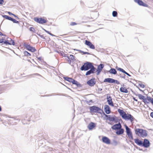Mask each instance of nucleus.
<instances>
[{"mask_svg": "<svg viewBox=\"0 0 153 153\" xmlns=\"http://www.w3.org/2000/svg\"><path fill=\"white\" fill-rule=\"evenodd\" d=\"M134 141L135 143L139 146L146 148H147L150 146V143L148 139H145L144 141H143L137 138L134 139Z\"/></svg>", "mask_w": 153, "mask_h": 153, "instance_id": "f257e3e1", "label": "nucleus"}, {"mask_svg": "<svg viewBox=\"0 0 153 153\" xmlns=\"http://www.w3.org/2000/svg\"><path fill=\"white\" fill-rule=\"evenodd\" d=\"M135 132L136 134L139 137H145L148 135L146 130L142 129L136 128L135 129Z\"/></svg>", "mask_w": 153, "mask_h": 153, "instance_id": "f03ea898", "label": "nucleus"}, {"mask_svg": "<svg viewBox=\"0 0 153 153\" xmlns=\"http://www.w3.org/2000/svg\"><path fill=\"white\" fill-rule=\"evenodd\" d=\"M137 96L138 98L141 100L145 103V104L151 103L153 105V98L150 97H147L146 98H145V97L142 94H138Z\"/></svg>", "mask_w": 153, "mask_h": 153, "instance_id": "7ed1b4c3", "label": "nucleus"}, {"mask_svg": "<svg viewBox=\"0 0 153 153\" xmlns=\"http://www.w3.org/2000/svg\"><path fill=\"white\" fill-rule=\"evenodd\" d=\"M89 109L91 113H95L100 114H102L103 110L101 108L97 106H92L90 107Z\"/></svg>", "mask_w": 153, "mask_h": 153, "instance_id": "20e7f679", "label": "nucleus"}, {"mask_svg": "<svg viewBox=\"0 0 153 153\" xmlns=\"http://www.w3.org/2000/svg\"><path fill=\"white\" fill-rule=\"evenodd\" d=\"M126 130V133L129 139L130 140H133L134 138L133 134L131 129L126 124L124 125Z\"/></svg>", "mask_w": 153, "mask_h": 153, "instance_id": "39448f33", "label": "nucleus"}, {"mask_svg": "<svg viewBox=\"0 0 153 153\" xmlns=\"http://www.w3.org/2000/svg\"><path fill=\"white\" fill-rule=\"evenodd\" d=\"M94 66L91 63L87 62L85 63L81 68L80 69L82 71H87L92 68Z\"/></svg>", "mask_w": 153, "mask_h": 153, "instance_id": "423d86ee", "label": "nucleus"}, {"mask_svg": "<svg viewBox=\"0 0 153 153\" xmlns=\"http://www.w3.org/2000/svg\"><path fill=\"white\" fill-rule=\"evenodd\" d=\"M126 120H129L131 123L134 120H136L134 117L130 114H127L124 116L123 118Z\"/></svg>", "mask_w": 153, "mask_h": 153, "instance_id": "0eeeda50", "label": "nucleus"}, {"mask_svg": "<svg viewBox=\"0 0 153 153\" xmlns=\"http://www.w3.org/2000/svg\"><path fill=\"white\" fill-rule=\"evenodd\" d=\"M34 20L36 22L41 24L46 23L47 22L46 19L42 18L35 17L34 18Z\"/></svg>", "mask_w": 153, "mask_h": 153, "instance_id": "6e6552de", "label": "nucleus"}, {"mask_svg": "<svg viewBox=\"0 0 153 153\" xmlns=\"http://www.w3.org/2000/svg\"><path fill=\"white\" fill-rule=\"evenodd\" d=\"M63 78L65 80L68 81L70 82H71L73 84L76 85L77 86H79L80 85L77 81L72 78L64 77H63Z\"/></svg>", "mask_w": 153, "mask_h": 153, "instance_id": "1a4fd4ad", "label": "nucleus"}, {"mask_svg": "<svg viewBox=\"0 0 153 153\" xmlns=\"http://www.w3.org/2000/svg\"><path fill=\"white\" fill-rule=\"evenodd\" d=\"M12 118L14 119L15 120H18V119H17V117H12ZM20 119H21V120H25L27 121L28 122H29L30 121V116L29 115H28L27 114L26 115H23L22 117H21L19 118Z\"/></svg>", "mask_w": 153, "mask_h": 153, "instance_id": "9d476101", "label": "nucleus"}, {"mask_svg": "<svg viewBox=\"0 0 153 153\" xmlns=\"http://www.w3.org/2000/svg\"><path fill=\"white\" fill-rule=\"evenodd\" d=\"M24 45L25 48L29 51L34 52L36 51V49L35 48L31 47L30 45L27 44H25Z\"/></svg>", "mask_w": 153, "mask_h": 153, "instance_id": "9b49d317", "label": "nucleus"}, {"mask_svg": "<svg viewBox=\"0 0 153 153\" xmlns=\"http://www.w3.org/2000/svg\"><path fill=\"white\" fill-rule=\"evenodd\" d=\"M102 142L107 144H110L111 143L110 140L107 137L105 136H103L102 138Z\"/></svg>", "mask_w": 153, "mask_h": 153, "instance_id": "f8f14e48", "label": "nucleus"}, {"mask_svg": "<svg viewBox=\"0 0 153 153\" xmlns=\"http://www.w3.org/2000/svg\"><path fill=\"white\" fill-rule=\"evenodd\" d=\"M122 127L121 123H118L114 125L111 127V128L113 130H117Z\"/></svg>", "mask_w": 153, "mask_h": 153, "instance_id": "ddd939ff", "label": "nucleus"}, {"mask_svg": "<svg viewBox=\"0 0 153 153\" xmlns=\"http://www.w3.org/2000/svg\"><path fill=\"white\" fill-rule=\"evenodd\" d=\"M96 80L95 78L91 79L87 82V84L90 86H93L96 83Z\"/></svg>", "mask_w": 153, "mask_h": 153, "instance_id": "4468645a", "label": "nucleus"}, {"mask_svg": "<svg viewBox=\"0 0 153 153\" xmlns=\"http://www.w3.org/2000/svg\"><path fill=\"white\" fill-rule=\"evenodd\" d=\"M96 126V123L93 122H91L88 126V128L90 130H92Z\"/></svg>", "mask_w": 153, "mask_h": 153, "instance_id": "2eb2a0df", "label": "nucleus"}, {"mask_svg": "<svg viewBox=\"0 0 153 153\" xmlns=\"http://www.w3.org/2000/svg\"><path fill=\"white\" fill-rule=\"evenodd\" d=\"M67 57L68 58L67 61L68 63L70 64H71V62H74L75 60V57L74 56L72 55H71L69 56H67Z\"/></svg>", "mask_w": 153, "mask_h": 153, "instance_id": "dca6fc26", "label": "nucleus"}, {"mask_svg": "<svg viewBox=\"0 0 153 153\" xmlns=\"http://www.w3.org/2000/svg\"><path fill=\"white\" fill-rule=\"evenodd\" d=\"M107 101L109 105H113L111 97L109 94L107 95Z\"/></svg>", "mask_w": 153, "mask_h": 153, "instance_id": "f3484780", "label": "nucleus"}, {"mask_svg": "<svg viewBox=\"0 0 153 153\" xmlns=\"http://www.w3.org/2000/svg\"><path fill=\"white\" fill-rule=\"evenodd\" d=\"M85 43L86 45L89 46L90 48L93 49H95V46L90 42L88 40H85Z\"/></svg>", "mask_w": 153, "mask_h": 153, "instance_id": "a211bd4d", "label": "nucleus"}, {"mask_svg": "<svg viewBox=\"0 0 153 153\" xmlns=\"http://www.w3.org/2000/svg\"><path fill=\"white\" fill-rule=\"evenodd\" d=\"M5 44L6 45H15V42L13 40L10 38H8L6 42H5Z\"/></svg>", "mask_w": 153, "mask_h": 153, "instance_id": "6ab92c4d", "label": "nucleus"}, {"mask_svg": "<svg viewBox=\"0 0 153 153\" xmlns=\"http://www.w3.org/2000/svg\"><path fill=\"white\" fill-rule=\"evenodd\" d=\"M117 111L120 114V115L123 118L124 116L126 115V113L122 109H118Z\"/></svg>", "mask_w": 153, "mask_h": 153, "instance_id": "aec40b11", "label": "nucleus"}, {"mask_svg": "<svg viewBox=\"0 0 153 153\" xmlns=\"http://www.w3.org/2000/svg\"><path fill=\"white\" fill-rule=\"evenodd\" d=\"M124 129L121 128L117 130L115 133L117 135H120L124 133Z\"/></svg>", "mask_w": 153, "mask_h": 153, "instance_id": "412c9836", "label": "nucleus"}, {"mask_svg": "<svg viewBox=\"0 0 153 153\" xmlns=\"http://www.w3.org/2000/svg\"><path fill=\"white\" fill-rule=\"evenodd\" d=\"M103 115L105 116V117H104V118L105 120H109L110 121H111L112 115H107L105 114V113L103 111V112H102Z\"/></svg>", "mask_w": 153, "mask_h": 153, "instance_id": "4be33fe9", "label": "nucleus"}, {"mask_svg": "<svg viewBox=\"0 0 153 153\" xmlns=\"http://www.w3.org/2000/svg\"><path fill=\"white\" fill-rule=\"evenodd\" d=\"M111 121H113L115 123H117L118 121V117H117L115 115H112Z\"/></svg>", "mask_w": 153, "mask_h": 153, "instance_id": "5701e85b", "label": "nucleus"}, {"mask_svg": "<svg viewBox=\"0 0 153 153\" xmlns=\"http://www.w3.org/2000/svg\"><path fill=\"white\" fill-rule=\"evenodd\" d=\"M104 109L105 113L106 114H108L110 113L111 109L109 106H105Z\"/></svg>", "mask_w": 153, "mask_h": 153, "instance_id": "b1692460", "label": "nucleus"}, {"mask_svg": "<svg viewBox=\"0 0 153 153\" xmlns=\"http://www.w3.org/2000/svg\"><path fill=\"white\" fill-rule=\"evenodd\" d=\"M90 69H91L89 71H88L85 74L86 75H89L93 73L96 70V68H95L94 66Z\"/></svg>", "mask_w": 153, "mask_h": 153, "instance_id": "393cba45", "label": "nucleus"}, {"mask_svg": "<svg viewBox=\"0 0 153 153\" xmlns=\"http://www.w3.org/2000/svg\"><path fill=\"white\" fill-rule=\"evenodd\" d=\"M104 67V65L103 64H100V65H99L97 67V74H100V72L102 70V69Z\"/></svg>", "mask_w": 153, "mask_h": 153, "instance_id": "a878e982", "label": "nucleus"}, {"mask_svg": "<svg viewBox=\"0 0 153 153\" xmlns=\"http://www.w3.org/2000/svg\"><path fill=\"white\" fill-rule=\"evenodd\" d=\"M134 1L137 3L139 5L143 6H146V4H145L142 1L140 0H134Z\"/></svg>", "mask_w": 153, "mask_h": 153, "instance_id": "bb28decb", "label": "nucleus"}, {"mask_svg": "<svg viewBox=\"0 0 153 153\" xmlns=\"http://www.w3.org/2000/svg\"><path fill=\"white\" fill-rule=\"evenodd\" d=\"M120 90L122 92L126 93H127L128 92V90L126 87H124V86L120 88Z\"/></svg>", "mask_w": 153, "mask_h": 153, "instance_id": "cd10ccee", "label": "nucleus"}, {"mask_svg": "<svg viewBox=\"0 0 153 153\" xmlns=\"http://www.w3.org/2000/svg\"><path fill=\"white\" fill-rule=\"evenodd\" d=\"M113 79L110 78H106L104 80V82H107L109 83H113Z\"/></svg>", "mask_w": 153, "mask_h": 153, "instance_id": "c85d7f7f", "label": "nucleus"}, {"mask_svg": "<svg viewBox=\"0 0 153 153\" xmlns=\"http://www.w3.org/2000/svg\"><path fill=\"white\" fill-rule=\"evenodd\" d=\"M109 72L111 74H116L117 73V71L114 68H111L109 71Z\"/></svg>", "mask_w": 153, "mask_h": 153, "instance_id": "c756f323", "label": "nucleus"}, {"mask_svg": "<svg viewBox=\"0 0 153 153\" xmlns=\"http://www.w3.org/2000/svg\"><path fill=\"white\" fill-rule=\"evenodd\" d=\"M117 70L118 71H119L122 72L123 73H124V74H126V75H127L128 76H130L129 74L128 73H127L126 71H125L123 69L121 68H118L117 69Z\"/></svg>", "mask_w": 153, "mask_h": 153, "instance_id": "7c9ffc66", "label": "nucleus"}, {"mask_svg": "<svg viewBox=\"0 0 153 153\" xmlns=\"http://www.w3.org/2000/svg\"><path fill=\"white\" fill-rule=\"evenodd\" d=\"M118 143V142L116 140H113L112 142L111 143V144L114 146H116L117 145Z\"/></svg>", "mask_w": 153, "mask_h": 153, "instance_id": "2f4dec72", "label": "nucleus"}, {"mask_svg": "<svg viewBox=\"0 0 153 153\" xmlns=\"http://www.w3.org/2000/svg\"><path fill=\"white\" fill-rule=\"evenodd\" d=\"M24 56H28L31 55V54L30 53L26 51H25L24 52Z\"/></svg>", "mask_w": 153, "mask_h": 153, "instance_id": "473e14b6", "label": "nucleus"}, {"mask_svg": "<svg viewBox=\"0 0 153 153\" xmlns=\"http://www.w3.org/2000/svg\"><path fill=\"white\" fill-rule=\"evenodd\" d=\"M3 17L4 18H5V19L9 20H11L12 19V18H11L10 17H9L8 16H7V15L3 16Z\"/></svg>", "mask_w": 153, "mask_h": 153, "instance_id": "72a5a7b5", "label": "nucleus"}, {"mask_svg": "<svg viewBox=\"0 0 153 153\" xmlns=\"http://www.w3.org/2000/svg\"><path fill=\"white\" fill-rule=\"evenodd\" d=\"M117 12L116 11H114L112 12V15L114 17L117 16Z\"/></svg>", "mask_w": 153, "mask_h": 153, "instance_id": "f704fd0d", "label": "nucleus"}, {"mask_svg": "<svg viewBox=\"0 0 153 153\" xmlns=\"http://www.w3.org/2000/svg\"><path fill=\"white\" fill-rule=\"evenodd\" d=\"M138 86L142 88H144L145 87L144 85L141 83H139Z\"/></svg>", "mask_w": 153, "mask_h": 153, "instance_id": "c9c22d12", "label": "nucleus"}, {"mask_svg": "<svg viewBox=\"0 0 153 153\" xmlns=\"http://www.w3.org/2000/svg\"><path fill=\"white\" fill-rule=\"evenodd\" d=\"M10 21H12L14 23H19V21H17L16 20V19H13L12 18Z\"/></svg>", "mask_w": 153, "mask_h": 153, "instance_id": "e433bc0d", "label": "nucleus"}, {"mask_svg": "<svg viewBox=\"0 0 153 153\" xmlns=\"http://www.w3.org/2000/svg\"><path fill=\"white\" fill-rule=\"evenodd\" d=\"M44 31L46 32L48 34H50V35H51V36H55V35L53 34H52L51 33H50L49 31L47 30H45V29H44Z\"/></svg>", "mask_w": 153, "mask_h": 153, "instance_id": "4c0bfd02", "label": "nucleus"}, {"mask_svg": "<svg viewBox=\"0 0 153 153\" xmlns=\"http://www.w3.org/2000/svg\"><path fill=\"white\" fill-rule=\"evenodd\" d=\"M5 42H6V40L3 39H0V43H4V44H5Z\"/></svg>", "mask_w": 153, "mask_h": 153, "instance_id": "58836bf2", "label": "nucleus"}, {"mask_svg": "<svg viewBox=\"0 0 153 153\" xmlns=\"http://www.w3.org/2000/svg\"><path fill=\"white\" fill-rule=\"evenodd\" d=\"M115 83L117 84H120V82L119 81H118L117 80H115L114 79H113V83Z\"/></svg>", "mask_w": 153, "mask_h": 153, "instance_id": "ea45409f", "label": "nucleus"}, {"mask_svg": "<svg viewBox=\"0 0 153 153\" xmlns=\"http://www.w3.org/2000/svg\"><path fill=\"white\" fill-rule=\"evenodd\" d=\"M123 122V120L120 117H118V123H122Z\"/></svg>", "mask_w": 153, "mask_h": 153, "instance_id": "a19ab883", "label": "nucleus"}, {"mask_svg": "<svg viewBox=\"0 0 153 153\" xmlns=\"http://www.w3.org/2000/svg\"><path fill=\"white\" fill-rule=\"evenodd\" d=\"M77 24L75 22H71V23L70 25L71 26H74L76 25Z\"/></svg>", "mask_w": 153, "mask_h": 153, "instance_id": "79ce46f5", "label": "nucleus"}, {"mask_svg": "<svg viewBox=\"0 0 153 153\" xmlns=\"http://www.w3.org/2000/svg\"><path fill=\"white\" fill-rule=\"evenodd\" d=\"M79 51H80V52H81V53H82L84 54H89V53L88 52H84V51H81L80 50Z\"/></svg>", "mask_w": 153, "mask_h": 153, "instance_id": "37998d69", "label": "nucleus"}, {"mask_svg": "<svg viewBox=\"0 0 153 153\" xmlns=\"http://www.w3.org/2000/svg\"><path fill=\"white\" fill-rule=\"evenodd\" d=\"M4 3V0H0V4L2 5Z\"/></svg>", "mask_w": 153, "mask_h": 153, "instance_id": "c03bdc74", "label": "nucleus"}, {"mask_svg": "<svg viewBox=\"0 0 153 153\" xmlns=\"http://www.w3.org/2000/svg\"><path fill=\"white\" fill-rule=\"evenodd\" d=\"M30 31H33V30H34V29L33 27H31L30 28Z\"/></svg>", "mask_w": 153, "mask_h": 153, "instance_id": "a18cd8bd", "label": "nucleus"}, {"mask_svg": "<svg viewBox=\"0 0 153 153\" xmlns=\"http://www.w3.org/2000/svg\"><path fill=\"white\" fill-rule=\"evenodd\" d=\"M150 116L151 117L153 118V112H152L151 113Z\"/></svg>", "mask_w": 153, "mask_h": 153, "instance_id": "49530a36", "label": "nucleus"}, {"mask_svg": "<svg viewBox=\"0 0 153 153\" xmlns=\"http://www.w3.org/2000/svg\"><path fill=\"white\" fill-rule=\"evenodd\" d=\"M8 13L10 15H13V14L12 13H11V12H8Z\"/></svg>", "mask_w": 153, "mask_h": 153, "instance_id": "de8ad7c7", "label": "nucleus"}, {"mask_svg": "<svg viewBox=\"0 0 153 153\" xmlns=\"http://www.w3.org/2000/svg\"><path fill=\"white\" fill-rule=\"evenodd\" d=\"M0 35H1V36H3L4 35H3V34H2V33L0 31Z\"/></svg>", "mask_w": 153, "mask_h": 153, "instance_id": "09e8293b", "label": "nucleus"}, {"mask_svg": "<svg viewBox=\"0 0 153 153\" xmlns=\"http://www.w3.org/2000/svg\"><path fill=\"white\" fill-rule=\"evenodd\" d=\"M38 59H39V60H41V57L38 58Z\"/></svg>", "mask_w": 153, "mask_h": 153, "instance_id": "8fccbe9b", "label": "nucleus"}, {"mask_svg": "<svg viewBox=\"0 0 153 153\" xmlns=\"http://www.w3.org/2000/svg\"><path fill=\"white\" fill-rule=\"evenodd\" d=\"M2 110V108L1 107V106H0V111H1Z\"/></svg>", "mask_w": 153, "mask_h": 153, "instance_id": "3c124183", "label": "nucleus"}, {"mask_svg": "<svg viewBox=\"0 0 153 153\" xmlns=\"http://www.w3.org/2000/svg\"><path fill=\"white\" fill-rule=\"evenodd\" d=\"M13 16H14L15 17H17V16L13 14Z\"/></svg>", "mask_w": 153, "mask_h": 153, "instance_id": "603ef678", "label": "nucleus"}, {"mask_svg": "<svg viewBox=\"0 0 153 153\" xmlns=\"http://www.w3.org/2000/svg\"><path fill=\"white\" fill-rule=\"evenodd\" d=\"M133 99H134V100H135L136 101H137V100L135 98H134Z\"/></svg>", "mask_w": 153, "mask_h": 153, "instance_id": "864d4df0", "label": "nucleus"}, {"mask_svg": "<svg viewBox=\"0 0 153 153\" xmlns=\"http://www.w3.org/2000/svg\"><path fill=\"white\" fill-rule=\"evenodd\" d=\"M108 123L109 124H110L111 125H112V124L111 123H109V122H108Z\"/></svg>", "mask_w": 153, "mask_h": 153, "instance_id": "5fc2aeb1", "label": "nucleus"}, {"mask_svg": "<svg viewBox=\"0 0 153 153\" xmlns=\"http://www.w3.org/2000/svg\"><path fill=\"white\" fill-rule=\"evenodd\" d=\"M145 107L146 108V107H148L149 106L148 105H147V106H146V107H145V106H143Z\"/></svg>", "mask_w": 153, "mask_h": 153, "instance_id": "6e6d98bb", "label": "nucleus"}, {"mask_svg": "<svg viewBox=\"0 0 153 153\" xmlns=\"http://www.w3.org/2000/svg\"><path fill=\"white\" fill-rule=\"evenodd\" d=\"M139 150H142V149H140V148H139Z\"/></svg>", "mask_w": 153, "mask_h": 153, "instance_id": "4d7b16f0", "label": "nucleus"}, {"mask_svg": "<svg viewBox=\"0 0 153 153\" xmlns=\"http://www.w3.org/2000/svg\"><path fill=\"white\" fill-rule=\"evenodd\" d=\"M41 37H43V36H41Z\"/></svg>", "mask_w": 153, "mask_h": 153, "instance_id": "13d9d810", "label": "nucleus"}, {"mask_svg": "<svg viewBox=\"0 0 153 153\" xmlns=\"http://www.w3.org/2000/svg\"><path fill=\"white\" fill-rule=\"evenodd\" d=\"M111 106H113V107L116 106H114V105Z\"/></svg>", "mask_w": 153, "mask_h": 153, "instance_id": "bf43d9fd", "label": "nucleus"}, {"mask_svg": "<svg viewBox=\"0 0 153 153\" xmlns=\"http://www.w3.org/2000/svg\"><path fill=\"white\" fill-rule=\"evenodd\" d=\"M25 123H23V124H25Z\"/></svg>", "mask_w": 153, "mask_h": 153, "instance_id": "052dcab7", "label": "nucleus"}, {"mask_svg": "<svg viewBox=\"0 0 153 153\" xmlns=\"http://www.w3.org/2000/svg\"><path fill=\"white\" fill-rule=\"evenodd\" d=\"M21 135H24V134H22Z\"/></svg>", "mask_w": 153, "mask_h": 153, "instance_id": "680f3d73", "label": "nucleus"}]
</instances>
